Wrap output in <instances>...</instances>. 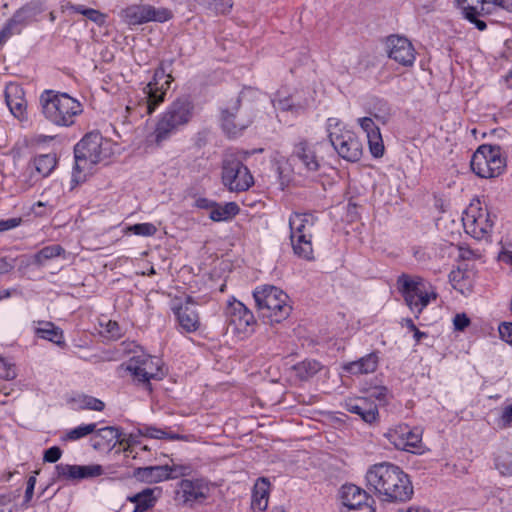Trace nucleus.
<instances>
[{
	"mask_svg": "<svg viewBox=\"0 0 512 512\" xmlns=\"http://www.w3.org/2000/svg\"><path fill=\"white\" fill-rule=\"evenodd\" d=\"M367 487L381 501L402 503L414 494L412 482L402 468L382 462L371 466L366 473Z\"/></svg>",
	"mask_w": 512,
	"mask_h": 512,
	"instance_id": "1",
	"label": "nucleus"
},
{
	"mask_svg": "<svg viewBox=\"0 0 512 512\" xmlns=\"http://www.w3.org/2000/svg\"><path fill=\"white\" fill-rule=\"evenodd\" d=\"M113 153L112 141L103 137L99 130L86 133L74 147L72 182L77 185L84 181L83 172L91 170L94 165L108 159Z\"/></svg>",
	"mask_w": 512,
	"mask_h": 512,
	"instance_id": "2",
	"label": "nucleus"
},
{
	"mask_svg": "<svg viewBox=\"0 0 512 512\" xmlns=\"http://www.w3.org/2000/svg\"><path fill=\"white\" fill-rule=\"evenodd\" d=\"M39 103L43 116L56 126L74 125L75 117L83 112V105L76 98L52 89L41 93Z\"/></svg>",
	"mask_w": 512,
	"mask_h": 512,
	"instance_id": "3",
	"label": "nucleus"
},
{
	"mask_svg": "<svg viewBox=\"0 0 512 512\" xmlns=\"http://www.w3.org/2000/svg\"><path fill=\"white\" fill-rule=\"evenodd\" d=\"M253 298L259 316L267 323H281L291 314L289 296L279 287L258 286L253 291Z\"/></svg>",
	"mask_w": 512,
	"mask_h": 512,
	"instance_id": "4",
	"label": "nucleus"
},
{
	"mask_svg": "<svg viewBox=\"0 0 512 512\" xmlns=\"http://www.w3.org/2000/svg\"><path fill=\"white\" fill-rule=\"evenodd\" d=\"M396 285L405 304L419 318L422 311L428 306L431 299L437 298V293L429 291L431 285L423 277L402 273L397 277Z\"/></svg>",
	"mask_w": 512,
	"mask_h": 512,
	"instance_id": "5",
	"label": "nucleus"
},
{
	"mask_svg": "<svg viewBox=\"0 0 512 512\" xmlns=\"http://www.w3.org/2000/svg\"><path fill=\"white\" fill-rule=\"evenodd\" d=\"M462 8L463 17L479 31H484L487 24L480 17L494 14L499 9L512 13V0H455Z\"/></svg>",
	"mask_w": 512,
	"mask_h": 512,
	"instance_id": "6",
	"label": "nucleus"
},
{
	"mask_svg": "<svg viewBox=\"0 0 512 512\" xmlns=\"http://www.w3.org/2000/svg\"><path fill=\"white\" fill-rule=\"evenodd\" d=\"M494 215H491L487 207L471 203L464 211L462 221L467 234L481 240L490 236L494 226Z\"/></svg>",
	"mask_w": 512,
	"mask_h": 512,
	"instance_id": "7",
	"label": "nucleus"
},
{
	"mask_svg": "<svg viewBox=\"0 0 512 512\" xmlns=\"http://www.w3.org/2000/svg\"><path fill=\"white\" fill-rule=\"evenodd\" d=\"M120 17L127 25L137 26L148 22H167L173 18V13L165 7H155L150 4H133L122 9Z\"/></svg>",
	"mask_w": 512,
	"mask_h": 512,
	"instance_id": "8",
	"label": "nucleus"
},
{
	"mask_svg": "<svg viewBox=\"0 0 512 512\" xmlns=\"http://www.w3.org/2000/svg\"><path fill=\"white\" fill-rule=\"evenodd\" d=\"M222 183L231 192H243L253 186L254 178L242 161L230 157L223 161Z\"/></svg>",
	"mask_w": 512,
	"mask_h": 512,
	"instance_id": "9",
	"label": "nucleus"
},
{
	"mask_svg": "<svg viewBox=\"0 0 512 512\" xmlns=\"http://www.w3.org/2000/svg\"><path fill=\"white\" fill-rule=\"evenodd\" d=\"M126 371L130 372L134 380L152 391L151 380H161L165 373L160 366V359L151 356L132 357L126 364Z\"/></svg>",
	"mask_w": 512,
	"mask_h": 512,
	"instance_id": "10",
	"label": "nucleus"
},
{
	"mask_svg": "<svg viewBox=\"0 0 512 512\" xmlns=\"http://www.w3.org/2000/svg\"><path fill=\"white\" fill-rule=\"evenodd\" d=\"M329 140L337 154L347 162L356 163L363 155V144L354 130H336Z\"/></svg>",
	"mask_w": 512,
	"mask_h": 512,
	"instance_id": "11",
	"label": "nucleus"
},
{
	"mask_svg": "<svg viewBox=\"0 0 512 512\" xmlns=\"http://www.w3.org/2000/svg\"><path fill=\"white\" fill-rule=\"evenodd\" d=\"M384 437L398 450L416 454L422 448L421 431L404 423L389 428Z\"/></svg>",
	"mask_w": 512,
	"mask_h": 512,
	"instance_id": "12",
	"label": "nucleus"
},
{
	"mask_svg": "<svg viewBox=\"0 0 512 512\" xmlns=\"http://www.w3.org/2000/svg\"><path fill=\"white\" fill-rule=\"evenodd\" d=\"M342 512H375L373 498L354 484H345L340 491Z\"/></svg>",
	"mask_w": 512,
	"mask_h": 512,
	"instance_id": "13",
	"label": "nucleus"
},
{
	"mask_svg": "<svg viewBox=\"0 0 512 512\" xmlns=\"http://www.w3.org/2000/svg\"><path fill=\"white\" fill-rule=\"evenodd\" d=\"M193 110L194 104L189 96L177 98L169 105L156 128H177L185 125L192 118Z\"/></svg>",
	"mask_w": 512,
	"mask_h": 512,
	"instance_id": "14",
	"label": "nucleus"
},
{
	"mask_svg": "<svg viewBox=\"0 0 512 512\" xmlns=\"http://www.w3.org/2000/svg\"><path fill=\"white\" fill-rule=\"evenodd\" d=\"M368 116L357 119L360 128H380L388 124L391 118V107L387 100L372 96L366 104Z\"/></svg>",
	"mask_w": 512,
	"mask_h": 512,
	"instance_id": "15",
	"label": "nucleus"
},
{
	"mask_svg": "<svg viewBox=\"0 0 512 512\" xmlns=\"http://www.w3.org/2000/svg\"><path fill=\"white\" fill-rule=\"evenodd\" d=\"M227 322L239 334H250L256 326L253 312L240 301L229 303L226 309Z\"/></svg>",
	"mask_w": 512,
	"mask_h": 512,
	"instance_id": "16",
	"label": "nucleus"
},
{
	"mask_svg": "<svg viewBox=\"0 0 512 512\" xmlns=\"http://www.w3.org/2000/svg\"><path fill=\"white\" fill-rule=\"evenodd\" d=\"M318 143L301 140L294 144L291 159L299 163L306 173H316L321 168L323 157L318 154Z\"/></svg>",
	"mask_w": 512,
	"mask_h": 512,
	"instance_id": "17",
	"label": "nucleus"
},
{
	"mask_svg": "<svg viewBox=\"0 0 512 512\" xmlns=\"http://www.w3.org/2000/svg\"><path fill=\"white\" fill-rule=\"evenodd\" d=\"M388 57L402 66L409 67L415 61V49L405 36L392 34L386 38Z\"/></svg>",
	"mask_w": 512,
	"mask_h": 512,
	"instance_id": "18",
	"label": "nucleus"
},
{
	"mask_svg": "<svg viewBox=\"0 0 512 512\" xmlns=\"http://www.w3.org/2000/svg\"><path fill=\"white\" fill-rule=\"evenodd\" d=\"M103 472V467L99 464L76 465L59 463L55 466V479L75 482L99 477Z\"/></svg>",
	"mask_w": 512,
	"mask_h": 512,
	"instance_id": "19",
	"label": "nucleus"
},
{
	"mask_svg": "<svg viewBox=\"0 0 512 512\" xmlns=\"http://www.w3.org/2000/svg\"><path fill=\"white\" fill-rule=\"evenodd\" d=\"M258 90L252 87H244L236 98L231 99L226 105L219 108V123L221 128H248L249 124H237L236 117L241 107L242 100L247 94L255 96Z\"/></svg>",
	"mask_w": 512,
	"mask_h": 512,
	"instance_id": "20",
	"label": "nucleus"
},
{
	"mask_svg": "<svg viewBox=\"0 0 512 512\" xmlns=\"http://www.w3.org/2000/svg\"><path fill=\"white\" fill-rule=\"evenodd\" d=\"M5 102L12 115L21 122L28 120L27 101L23 87L16 82L6 84L4 90Z\"/></svg>",
	"mask_w": 512,
	"mask_h": 512,
	"instance_id": "21",
	"label": "nucleus"
},
{
	"mask_svg": "<svg viewBox=\"0 0 512 512\" xmlns=\"http://www.w3.org/2000/svg\"><path fill=\"white\" fill-rule=\"evenodd\" d=\"M180 327L187 333H193L200 327L199 315L191 296H187L184 303L172 308Z\"/></svg>",
	"mask_w": 512,
	"mask_h": 512,
	"instance_id": "22",
	"label": "nucleus"
},
{
	"mask_svg": "<svg viewBox=\"0 0 512 512\" xmlns=\"http://www.w3.org/2000/svg\"><path fill=\"white\" fill-rule=\"evenodd\" d=\"M184 503H202L209 496V485L203 478L182 479L179 483Z\"/></svg>",
	"mask_w": 512,
	"mask_h": 512,
	"instance_id": "23",
	"label": "nucleus"
},
{
	"mask_svg": "<svg viewBox=\"0 0 512 512\" xmlns=\"http://www.w3.org/2000/svg\"><path fill=\"white\" fill-rule=\"evenodd\" d=\"M348 412L358 415L365 423L373 424L379 419L378 407L368 398L349 399L345 402Z\"/></svg>",
	"mask_w": 512,
	"mask_h": 512,
	"instance_id": "24",
	"label": "nucleus"
},
{
	"mask_svg": "<svg viewBox=\"0 0 512 512\" xmlns=\"http://www.w3.org/2000/svg\"><path fill=\"white\" fill-rule=\"evenodd\" d=\"M273 107L282 112H290L292 115L298 116L303 114L310 106L307 98H300L297 94L282 96L281 91H277L271 100Z\"/></svg>",
	"mask_w": 512,
	"mask_h": 512,
	"instance_id": "25",
	"label": "nucleus"
},
{
	"mask_svg": "<svg viewBox=\"0 0 512 512\" xmlns=\"http://www.w3.org/2000/svg\"><path fill=\"white\" fill-rule=\"evenodd\" d=\"M45 11V5L42 0H30L11 16V20L23 31L30 23L36 20V17Z\"/></svg>",
	"mask_w": 512,
	"mask_h": 512,
	"instance_id": "26",
	"label": "nucleus"
},
{
	"mask_svg": "<svg viewBox=\"0 0 512 512\" xmlns=\"http://www.w3.org/2000/svg\"><path fill=\"white\" fill-rule=\"evenodd\" d=\"M316 217L310 213L292 212L289 216V238L301 234L311 233L310 228L314 226Z\"/></svg>",
	"mask_w": 512,
	"mask_h": 512,
	"instance_id": "27",
	"label": "nucleus"
},
{
	"mask_svg": "<svg viewBox=\"0 0 512 512\" xmlns=\"http://www.w3.org/2000/svg\"><path fill=\"white\" fill-rule=\"evenodd\" d=\"M270 482L267 478H259L252 491L251 508L254 512H262L268 506Z\"/></svg>",
	"mask_w": 512,
	"mask_h": 512,
	"instance_id": "28",
	"label": "nucleus"
},
{
	"mask_svg": "<svg viewBox=\"0 0 512 512\" xmlns=\"http://www.w3.org/2000/svg\"><path fill=\"white\" fill-rule=\"evenodd\" d=\"M324 366L322 363L315 359H304L292 366L294 377L301 381L306 382L317 375Z\"/></svg>",
	"mask_w": 512,
	"mask_h": 512,
	"instance_id": "29",
	"label": "nucleus"
},
{
	"mask_svg": "<svg viewBox=\"0 0 512 512\" xmlns=\"http://www.w3.org/2000/svg\"><path fill=\"white\" fill-rule=\"evenodd\" d=\"M160 491L158 487L145 488L132 496H128L127 500L135 504L133 512H145L154 507L157 501L155 492L160 494Z\"/></svg>",
	"mask_w": 512,
	"mask_h": 512,
	"instance_id": "30",
	"label": "nucleus"
},
{
	"mask_svg": "<svg viewBox=\"0 0 512 512\" xmlns=\"http://www.w3.org/2000/svg\"><path fill=\"white\" fill-rule=\"evenodd\" d=\"M40 327L35 328V335L38 338L48 340L63 348L66 346L63 330L49 321L40 322Z\"/></svg>",
	"mask_w": 512,
	"mask_h": 512,
	"instance_id": "31",
	"label": "nucleus"
},
{
	"mask_svg": "<svg viewBox=\"0 0 512 512\" xmlns=\"http://www.w3.org/2000/svg\"><path fill=\"white\" fill-rule=\"evenodd\" d=\"M294 254L305 260L314 259V251L312 245V233L301 234L290 238Z\"/></svg>",
	"mask_w": 512,
	"mask_h": 512,
	"instance_id": "32",
	"label": "nucleus"
},
{
	"mask_svg": "<svg viewBox=\"0 0 512 512\" xmlns=\"http://www.w3.org/2000/svg\"><path fill=\"white\" fill-rule=\"evenodd\" d=\"M378 356L372 352L365 355L357 361L350 362L345 366V370L351 374H368L377 369Z\"/></svg>",
	"mask_w": 512,
	"mask_h": 512,
	"instance_id": "33",
	"label": "nucleus"
},
{
	"mask_svg": "<svg viewBox=\"0 0 512 512\" xmlns=\"http://www.w3.org/2000/svg\"><path fill=\"white\" fill-rule=\"evenodd\" d=\"M489 164V179L496 178L504 173L506 169V158L502 157L499 146L488 145L486 152Z\"/></svg>",
	"mask_w": 512,
	"mask_h": 512,
	"instance_id": "34",
	"label": "nucleus"
},
{
	"mask_svg": "<svg viewBox=\"0 0 512 512\" xmlns=\"http://www.w3.org/2000/svg\"><path fill=\"white\" fill-rule=\"evenodd\" d=\"M488 151V145H481L474 152L470 161V167L473 173L480 178L489 179V164L486 152Z\"/></svg>",
	"mask_w": 512,
	"mask_h": 512,
	"instance_id": "35",
	"label": "nucleus"
},
{
	"mask_svg": "<svg viewBox=\"0 0 512 512\" xmlns=\"http://www.w3.org/2000/svg\"><path fill=\"white\" fill-rule=\"evenodd\" d=\"M94 433L95 435L93 437V447L96 449L104 446H110L111 444L115 445L121 436V431L119 428L113 426L99 429L96 428Z\"/></svg>",
	"mask_w": 512,
	"mask_h": 512,
	"instance_id": "36",
	"label": "nucleus"
},
{
	"mask_svg": "<svg viewBox=\"0 0 512 512\" xmlns=\"http://www.w3.org/2000/svg\"><path fill=\"white\" fill-rule=\"evenodd\" d=\"M62 9L63 10H65V9L71 10L74 13L81 14L100 27L105 25V23H106V19H107L106 14L102 13L99 10L89 8V7H86L81 4H73L71 2H66L65 4L62 5Z\"/></svg>",
	"mask_w": 512,
	"mask_h": 512,
	"instance_id": "37",
	"label": "nucleus"
},
{
	"mask_svg": "<svg viewBox=\"0 0 512 512\" xmlns=\"http://www.w3.org/2000/svg\"><path fill=\"white\" fill-rule=\"evenodd\" d=\"M133 475L136 479L146 483H159L165 481L164 466H146L134 469Z\"/></svg>",
	"mask_w": 512,
	"mask_h": 512,
	"instance_id": "38",
	"label": "nucleus"
},
{
	"mask_svg": "<svg viewBox=\"0 0 512 512\" xmlns=\"http://www.w3.org/2000/svg\"><path fill=\"white\" fill-rule=\"evenodd\" d=\"M240 212L236 202H227L224 205L216 202V206L210 211L209 218L214 222H226L232 220Z\"/></svg>",
	"mask_w": 512,
	"mask_h": 512,
	"instance_id": "39",
	"label": "nucleus"
},
{
	"mask_svg": "<svg viewBox=\"0 0 512 512\" xmlns=\"http://www.w3.org/2000/svg\"><path fill=\"white\" fill-rule=\"evenodd\" d=\"M65 249L60 244H52L43 247L32 257V263L37 266H43L47 261L64 256Z\"/></svg>",
	"mask_w": 512,
	"mask_h": 512,
	"instance_id": "40",
	"label": "nucleus"
},
{
	"mask_svg": "<svg viewBox=\"0 0 512 512\" xmlns=\"http://www.w3.org/2000/svg\"><path fill=\"white\" fill-rule=\"evenodd\" d=\"M56 164V155L51 153L37 155L32 161L35 171L42 178L49 176L56 167Z\"/></svg>",
	"mask_w": 512,
	"mask_h": 512,
	"instance_id": "41",
	"label": "nucleus"
},
{
	"mask_svg": "<svg viewBox=\"0 0 512 512\" xmlns=\"http://www.w3.org/2000/svg\"><path fill=\"white\" fill-rule=\"evenodd\" d=\"M163 466L165 481L190 476L194 471V468L190 463H177L174 459H171L170 463Z\"/></svg>",
	"mask_w": 512,
	"mask_h": 512,
	"instance_id": "42",
	"label": "nucleus"
},
{
	"mask_svg": "<svg viewBox=\"0 0 512 512\" xmlns=\"http://www.w3.org/2000/svg\"><path fill=\"white\" fill-rule=\"evenodd\" d=\"M368 140L369 151L374 158H381L385 152V146L381 130H364Z\"/></svg>",
	"mask_w": 512,
	"mask_h": 512,
	"instance_id": "43",
	"label": "nucleus"
},
{
	"mask_svg": "<svg viewBox=\"0 0 512 512\" xmlns=\"http://www.w3.org/2000/svg\"><path fill=\"white\" fill-rule=\"evenodd\" d=\"M197 2L215 14H227L233 7L232 0H197Z\"/></svg>",
	"mask_w": 512,
	"mask_h": 512,
	"instance_id": "44",
	"label": "nucleus"
},
{
	"mask_svg": "<svg viewBox=\"0 0 512 512\" xmlns=\"http://www.w3.org/2000/svg\"><path fill=\"white\" fill-rule=\"evenodd\" d=\"M166 88L161 85V89H155L151 92H143L147 98V112L153 113L156 108L164 101L166 95Z\"/></svg>",
	"mask_w": 512,
	"mask_h": 512,
	"instance_id": "45",
	"label": "nucleus"
},
{
	"mask_svg": "<svg viewBox=\"0 0 512 512\" xmlns=\"http://www.w3.org/2000/svg\"><path fill=\"white\" fill-rule=\"evenodd\" d=\"M96 426V423L79 425L69 430L63 439L67 441H75L81 439L91 433H94L96 431Z\"/></svg>",
	"mask_w": 512,
	"mask_h": 512,
	"instance_id": "46",
	"label": "nucleus"
},
{
	"mask_svg": "<svg viewBox=\"0 0 512 512\" xmlns=\"http://www.w3.org/2000/svg\"><path fill=\"white\" fill-rule=\"evenodd\" d=\"M173 62V59H170L168 61H161L159 66L154 71L155 78H159V80L165 77L167 78V80L163 84L164 88L166 89L170 87V83L173 81V77L171 75V67L173 65Z\"/></svg>",
	"mask_w": 512,
	"mask_h": 512,
	"instance_id": "47",
	"label": "nucleus"
},
{
	"mask_svg": "<svg viewBox=\"0 0 512 512\" xmlns=\"http://www.w3.org/2000/svg\"><path fill=\"white\" fill-rule=\"evenodd\" d=\"M127 232L138 236L150 237L156 234L157 228L152 223H137L127 227Z\"/></svg>",
	"mask_w": 512,
	"mask_h": 512,
	"instance_id": "48",
	"label": "nucleus"
},
{
	"mask_svg": "<svg viewBox=\"0 0 512 512\" xmlns=\"http://www.w3.org/2000/svg\"><path fill=\"white\" fill-rule=\"evenodd\" d=\"M21 30L9 18L2 29L0 30V48L12 37L13 35L21 34Z\"/></svg>",
	"mask_w": 512,
	"mask_h": 512,
	"instance_id": "49",
	"label": "nucleus"
},
{
	"mask_svg": "<svg viewBox=\"0 0 512 512\" xmlns=\"http://www.w3.org/2000/svg\"><path fill=\"white\" fill-rule=\"evenodd\" d=\"M495 467L502 476H512V455L499 456L495 460Z\"/></svg>",
	"mask_w": 512,
	"mask_h": 512,
	"instance_id": "50",
	"label": "nucleus"
},
{
	"mask_svg": "<svg viewBox=\"0 0 512 512\" xmlns=\"http://www.w3.org/2000/svg\"><path fill=\"white\" fill-rule=\"evenodd\" d=\"M80 406L82 409L102 411L105 408V403L96 397L83 395L80 398Z\"/></svg>",
	"mask_w": 512,
	"mask_h": 512,
	"instance_id": "51",
	"label": "nucleus"
},
{
	"mask_svg": "<svg viewBox=\"0 0 512 512\" xmlns=\"http://www.w3.org/2000/svg\"><path fill=\"white\" fill-rule=\"evenodd\" d=\"M172 130H155L153 133H150L146 137V145L150 146H160L161 143L167 140L170 137V133Z\"/></svg>",
	"mask_w": 512,
	"mask_h": 512,
	"instance_id": "52",
	"label": "nucleus"
},
{
	"mask_svg": "<svg viewBox=\"0 0 512 512\" xmlns=\"http://www.w3.org/2000/svg\"><path fill=\"white\" fill-rule=\"evenodd\" d=\"M139 432L141 435L149 437V438H153V439H163L166 436L165 430H163L161 428H157L155 426H151V425H143L139 429Z\"/></svg>",
	"mask_w": 512,
	"mask_h": 512,
	"instance_id": "53",
	"label": "nucleus"
},
{
	"mask_svg": "<svg viewBox=\"0 0 512 512\" xmlns=\"http://www.w3.org/2000/svg\"><path fill=\"white\" fill-rule=\"evenodd\" d=\"M62 456V450L58 446H52L44 451L43 461L56 463Z\"/></svg>",
	"mask_w": 512,
	"mask_h": 512,
	"instance_id": "54",
	"label": "nucleus"
},
{
	"mask_svg": "<svg viewBox=\"0 0 512 512\" xmlns=\"http://www.w3.org/2000/svg\"><path fill=\"white\" fill-rule=\"evenodd\" d=\"M22 223L21 217H14L0 220V232L8 231L18 227Z\"/></svg>",
	"mask_w": 512,
	"mask_h": 512,
	"instance_id": "55",
	"label": "nucleus"
},
{
	"mask_svg": "<svg viewBox=\"0 0 512 512\" xmlns=\"http://www.w3.org/2000/svg\"><path fill=\"white\" fill-rule=\"evenodd\" d=\"M499 334L505 342L512 345V323H501L499 325Z\"/></svg>",
	"mask_w": 512,
	"mask_h": 512,
	"instance_id": "56",
	"label": "nucleus"
},
{
	"mask_svg": "<svg viewBox=\"0 0 512 512\" xmlns=\"http://www.w3.org/2000/svg\"><path fill=\"white\" fill-rule=\"evenodd\" d=\"M404 325L413 332L414 339L416 342H420V340L424 337H427V333L420 331L416 325L414 324L413 320L411 318L404 319Z\"/></svg>",
	"mask_w": 512,
	"mask_h": 512,
	"instance_id": "57",
	"label": "nucleus"
},
{
	"mask_svg": "<svg viewBox=\"0 0 512 512\" xmlns=\"http://www.w3.org/2000/svg\"><path fill=\"white\" fill-rule=\"evenodd\" d=\"M454 328L458 331H464L470 324V319L466 314H456L453 320Z\"/></svg>",
	"mask_w": 512,
	"mask_h": 512,
	"instance_id": "58",
	"label": "nucleus"
},
{
	"mask_svg": "<svg viewBox=\"0 0 512 512\" xmlns=\"http://www.w3.org/2000/svg\"><path fill=\"white\" fill-rule=\"evenodd\" d=\"M36 485V477L30 476L27 480L25 495H24V502L29 503L34 495V488Z\"/></svg>",
	"mask_w": 512,
	"mask_h": 512,
	"instance_id": "59",
	"label": "nucleus"
},
{
	"mask_svg": "<svg viewBox=\"0 0 512 512\" xmlns=\"http://www.w3.org/2000/svg\"><path fill=\"white\" fill-rule=\"evenodd\" d=\"M500 421L503 427H509L512 425V404L506 405L503 408Z\"/></svg>",
	"mask_w": 512,
	"mask_h": 512,
	"instance_id": "60",
	"label": "nucleus"
},
{
	"mask_svg": "<svg viewBox=\"0 0 512 512\" xmlns=\"http://www.w3.org/2000/svg\"><path fill=\"white\" fill-rule=\"evenodd\" d=\"M195 206L199 209H206L212 211L213 207L216 206V201L200 197L196 199Z\"/></svg>",
	"mask_w": 512,
	"mask_h": 512,
	"instance_id": "61",
	"label": "nucleus"
},
{
	"mask_svg": "<svg viewBox=\"0 0 512 512\" xmlns=\"http://www.w3.org/2000/svg\"><path fill=\"white\" fill-rule=\"evenodd\" d=\"M13 268V263L8 261L7 258H0V275L9 273Z\"/></svg>",
	"mask_w": 512,
	"mask_h": 512,
	"instance_id": "62",
	"label": "nucleus"
},
{
	"mask_svg": "<svg viewBox=\"0 0 512 512\" xmlns=\"http://www.w3.org/2000/svg\"><path fill=\"white\" fill-rule=\"evenodd\" d=\"M159 81V78H155V75L153 74L152 79L143 88V92H151L155 89H161V87H159Z\"/></svg>",
	"mask_w": 512,
	"mask_h": 512,
	"instance_id": "63",
	"label": "nucleus"
},
{
	"mask_svg": "<svg viewBox=\"0 0 512 512\" xmlns=\"http://www.w3.org/2000/svg\"><path fill=\"white\" fill-rule=\"evenodd\" d=\"M341 121L338 118H328L326 128H336L340 125Z\"/></svg>",
	"mask_w": 512,
	"mask_h": 512,
	"instance_id": "64",
	"label": "nucleus"
}]
</instances>
